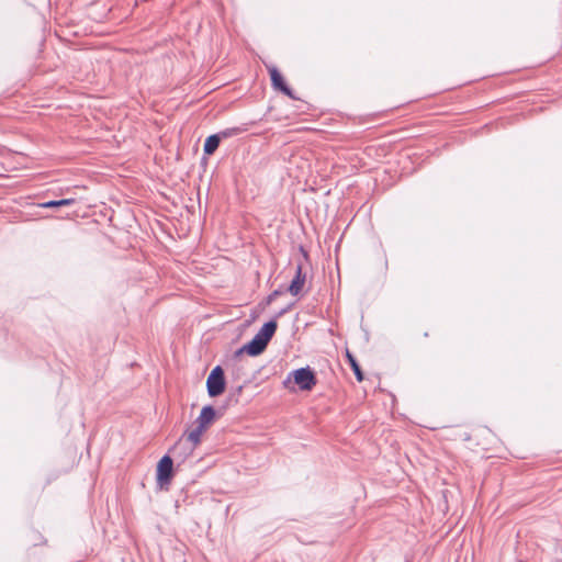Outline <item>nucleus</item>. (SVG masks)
Listing matches in <instances>:
<instances>
[{
  "mask_svg": "<svg viewBox=\"0 0 562 562\" xmlns=\"http://www.w3.org/2000/svg\"><path fill=\"white\" fill-rule=\"evenodd\" d=\"M216 412L213 406H204L196 418V425L207 429V427L214 422Z\"/></svg>",
  "mask_w": 562,
  "mask_h": 562,
  "instance_id": "0eeeda50",
  "label": "nucleus"
},
{
  "mask_svg": "<svg viewBox=\"0 0 562 562\" xmlns=\"http://www.w3.org/2000/svg\"><path fill=\"white\" fill-rule=\"evenodd\" d=\"M267 346L268 344L265 342L263 339H261V337L256 334L248 344L244 345L235 352V356L238 357L244 352H247L250 356H258L265 351Z\"/></svg>",
  "mask_w": 562,
  "mask_h": 562,
  "instance_id": "39448f33",
  "label": "nucleus"
},
{
  "mask_svg": "<svg viewBox=\"0 0 562 562\" xmlns=\"http://www.w3.org/2000/svg\"><path fill=\"white\" fill-rule=\"evenodd\" d=\"M278 328V324L276 321H270L261 327V329L257 333L258 336L263 339L265 342L269 344L270 339L273 337L276 330Z\"/></svg>",
  "mask_w": 562,
  "mask_h": 562,
  "instance_id": "6e6552de",
  "label": "nucleus"
},
{
  "mask_svg": "<svg viewBox=\"0 0 562 562\" xmlns=\"http://www.w3.org/2000/svg\"><path fill=\"white\" fill-rule=\"evenodd\" d=\"M305 280L306 276L302 271V266L297 265L295 269V276L286 290L294 296L299 295L303 290Z\"/></svg>",
  "mask_w": 562,
  "mask_h": 562,
  "instance_id": "423d86ee",
  "label": "nucleus"
},
{
  "mask_svg": "<svg viewBox=\"0 0 562 562\" xmlns=\"http://www.w3.org/2000/svg\"><path fill=\"white\" fill-rule=\"evenodd\" d=\"M206 387L211 397H216L225 391L224 371L220 366L211 371L206 380Z\"/></svg>",
  "mask_w": 562,
  "mask_h": 562,
  "instance_id": "f03ea898",
  "label": "nucleus"
},
{
  "mask_svg": "<svg viewBox=\"0 0 562 562\" xmlns=\"http://www.w3.org/2000/svg\"><path fill=\"white\" fill-rule=\"evenodd\" d=\"M268 71L270 75L271 85H272L273 89L281 91L282 93L290 97L291 99H296L295 95L293 94L292 90L285 83L283 76L277 69V67L269 66Z\"/></svg>",
  "mask_w": 562,
  "mask_h": 562,
  "instance_id": "20e7f679",
  "label": "nucleus"
},
{
  "mask_svg": "<svg viewBox=\"0 0 562 562\" xmlns=\"http://www.w3.org/2000/svg\"><path fill=\"white\" fill-rule=\"evenodd\" d=\"M282 294L281 290H274L269 296H268V303H271L276 297Z\"/></svg>",
  "mask_w": 562,
  "mask_h": 562,
  "instance_id": "4468645a",
  "label": "nucleus"
},
{
  "mask_svg": "<svg viewBox=\"0 0 562 562\" xmlns=\"http://www.w3.org/2000/svg\"><path fill=\"white\" fill-rule=\"evenodd\" d=\"M206 429L196 425L187 436V440L192 443L193 447L200 443L201 436Z\"/></svg>",
  "mask_w": 562,
  "mask_h": 562,
  "instance_id": "9d476101",
  "label": "nucleus"
},
{
  "mask_svg": "<svg viewBox=\"0 0 562 562\" xmlns=\"http://www.w3.org/2000/svg\"><path fill=\"white\" fill-rule=\"evenodd\" d=\"M291 376L293 378L294 383L302 391H311L317 383L316 376L310 367L301 368L291 372L285 383L291 380Z\"/></svg>",
  "mask_w": 562,
  "mask_h": 562,
  "instance_id": "f257e3e1",
  "label": "nucleus"
},
{
  "mask_svg": "<svg viewBox=\"0 0 562 562\" xmlns=\"http://www.w3.org/2000/svg\"><path fill=\"white\" fill-rule=\"evenodd\" d=\"M245 131H246L245 127L236 126V127L225 128V130L221 131L218 134L221 135L222 138H228L232 136H237Z\"/></svg>",
  "mask_w": 562,
  "mask_h": 562,
  "instance_id": "ddd939ff",
  "label": "nucleus"
},
{
  "mask_svg": "<svg viewBox=\"0 0 562 562\" xmlns=\"http://www.w3.org/2000/svg\"><path fill=\"white\" fill-rule=\"evenodd\" d=\"M75 203L74 199H61V200H52L48 202H44L41 204L42 207L53 209L59 206H68Z\"/></svg>",
  "mask_w": 562,
  "mask_h": 562,
  "instance_id": "f8f14e48",
  "label": "nucleus"
},
{
  "mask_svg": "<svg viewBox=\"0 0 562 562\" xmlns=\"http://www.w3.org/2000/svg\"><path fill=\"white\" fill-rule=\"evenodd\" d=\"M221 135L217 133V134H213L211 136H209L206 139H205V143H204V147H203V150H204V154L205 155H212L215 153V150L218 148L220 146V143H221Z\"/></svg>",
  "mask_w": 562,
  "mask_h": 562,
  "instance_id": "1a4fd4ad",
  "label": "nucleus"
},
{
  "mask_svg": "<svg viewBox=\"0 0 562 562\" xmlns=\"http://www.w3.org/2000/svg\"><path fill=\"white\" fill-rule=\"evenodd\" d=\"M347 358L357 380L359 382L363 381L364 375L356 358L349 351H347Z\"/></svg>",
  "mask_w": 562,
  "mask_h": 562,
  "instance_id": "9b49d317",
  "label": "nucleus"
},
{
  "mask_svg": "<svg viewBox=\"0 0 562 562\" xmlns=\"http://www.w3.org/2000/svg\"><path fill=\"white\" fill-rule=\"evenodd\" d=\"M173 462L169 456H164L157 465V484L161 490H168L172 479Z\"/></svg>",
  "mask_w": 562,
  "mask_h": 562,
  "instance_id": "7ed1b4c3",
  "label": "nucleus"
}]
</instances>
